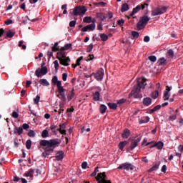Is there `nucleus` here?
<instances>
[{"label": "nucleus", "mask_w": 183, "mask_h": 183, "mask_svg": "<svg viewBox=\"0 0 183 183\" xmlns=\"http://www.w3.org/2000/svg\"><path fill=\"white\" fill-rule=\"evenodd\" d=\"M61 140L59 139H52L50 140H41L40 142L41 147H46L45 152L42 153V157H48L51 154V152H54V149L56 148V147H59V144H61Z\"/></svg>", "instance_id": "obj_1"}, {"label": "nucleus", "mask_w": 183, "mask_h": 183, "mask_svg": "<svg viewBox=\"0 0 183 183\" xmlns=\"http://www.w3.org/2000/svg\"><path fill=\"white\" fill-rule=\"evenodd\" d=\"M145 86H147V79H138L137 84L134 86L129 95V98L133 97V95H134V98H142V94H140L139 92H141V89H145Z\"/></svg>", "instance_id": "obj_2"}, {"label": "nucleus", "mask_w": 183, "mask_h": 183, "mask_svg": "<svg viewBox=\"0 0 183 183\" xmlns=\"http://www.w3.org/2000/svg\"><path fill=\"white\" fill-rule=\"evenodd\" d=\"M149 18L148 17V16H143L139 19V22L137 23V29L141 31L142 29H144V28H145L148 24V22H149Z\"/></svg>", "instance_id": "obj_3"}, {"label": "nucleus", "mask_w": 183, "mask_h": 183, "mask_svg": "<svg viewBox=\"0 0 183 183\" xmlns=\"http://www.w3.org/2000/svg\"><path fill=\"white\" fill-rule=\"evenodd\" d=\"M86 8L84 6H76L72 11V14L74 16H78V15H85L86 13Z\"/></svg>", "instance_id": "obj_4"}, {"label": "nucleus", "mask_w": 183, "mask_h": 183, "mask_svg": "<svg viewBox=\"0 0 183 183\" xmlns=\"http://www.w3.org/2000/svg\"><path fill=\"white\" fill-rule=\"evenodd\" d=\"M96 180L98 183H112L111 180H107V173L105 172L98 173L96 177Z\"/></svg>", "instance_id": "obj_5"}, {"label": "nucleus", "mask_w": 183, "mask_h": 183, "mask_svg": "<svg viewBox=\"0 0 183 183\" xmlns=\"http://www.w3.org/2000/svg\"><path fill=\"white\" fill-rule=\"evenodd\" d=\"M167 12V7H157L152 11V16H157L158 15H162Z\"/></svg>", "instance_id": "obj_6"}, {"label": "nucleus", "mask_w": 183, "mask_h": 183, "mask_svg": "<svg viewBox=\"0 0 183 183\" xmlns=\"http://www.w3.org/2000/svg\"><path fill=\"white\" fill-rule=\"evenodd\" d=\"M46 74H48L47 67L38 68L35 71V75L37 76V78H41V76H44V75H46Z\"/></svg>", "instance_id": "obj_7"}, {"label": "nucleus", "mask_w": 183, "mask_h": 183, "mask_svg": "<svg viewBox=\"0 0 183 183\" xmlns=\"http://www.w3.org/2000/svg\"><path fill=\"white\" fill-rule=\"evenodd\" d=\"M134 165L131 163L125 162L122 164H120L117 169H125L126 171H134Z\"/></svg>", "instance_id": "obj_8"}, {"label": "nucleus", "mask_w": 183, "mask_h": 183, "mask_svg": "<svg viewBox=\"0 0 183 183\" xmlns=\"http://www.w3.org/2000/svg\"><path fill=\"white\" fill-rule=\"evenodd\" d=\"M139 142H141V137H136L134 139H132L129 149L130 151H134L137 147H138Z\"/></svg>", "instance_id": "obj_9"}, {"label": "nucleus", "mask_w": 183, "mask_h": 183, "mask_svg": "<svg viewBox=\"0 0 183 183\" xmlns=\"http://www.w3.org/2000/svg\"><path fill=\"white\" fill-rule=\"evenodd\" d=\"M92 75L94 76L97 81H102V79H104V70H99L96 73H92Z\"/></svg>", "instance_id": "obj_10"}, {"label": "nucleus", "mask_w": 183, "mask_h": 183, "mask_svg": "<svg viewBox=\"0 0 183 183\" xmlns=\"http://www.w3.org/2000/svg\"><path fill=\"white\" fill-rule=\"evenodd\" d=\"M95 24H91L86 26H84L83 29H81V32H87L88 29L89 31H95Z\"/></svg>", "instance_id": "obj_11"}, {"label": "nucleus", "mask_w": 183, "mask_h": 183, "mask_svg": "<svg viewBox=\"0 0 183 183\" xmlns=\"http://www.w3.org/2000/svg\"><path fill=\"white\" fill-rule=\"evenodd\" d=\"M61 65L64 66H69V62H71V59L69 57L63 58L59 60Z\"/></svg>", "instance_id": "obj_12"}, {"label": "nucleus", "mask_w": 183, "mask_h": 183, "mask_svg": "<svg viewBox=\"0 0 183 183\" xmlns=\"http://www.w3.org/2000/svg\"><path fill=\"white\" fill-rule=\"evenodd\" d=\"M148 4H140L137 6L135 8L133 9V11L136 13L138 14L141 9L144 10L145 9V6H148Z\"/></svg>", "instance_id": "obj_13"}, {"label": "nucleus", "mask_w": 183, "mask_h": 183, "mask_svg": "<svg viewBox=\"0 0 183 183\" xmlns=\"http://www.w3.org/2000/svg\"><path fill=\"white\" fill-rule=\"evenodd\" d=\"M56 58L59 59V61L63 59L64 58H66V54H65V52L64 50H62V49H60V51L57 52Z\"/></svg>", "instance_id": "obj_14"}, {"label": "nucleus", "mask_w": 183, "mask_h": 183, "mask_svg": "<svg viewBox=\"0 0 183 183\" xmlns=\"http://www.w3.org/2000/svg\"><path fill=\"white\" fill-rule=\"evenodd\" d=\"M142 104L144 107H149V105L152 104V99L150 97H145L143 99Z\"/></svg>", "instance_id": "obj_15"}, {"label": "nucleus", "mask_w": 183, "mask_h": 183, "mask_svg": "<svg viewBox=\"0 0 183 183\" xmlns=\"http://www.w3.org/2000/svg\"><path fill=\"white\" fill-rule=\"evenodd\" d=\"M130 135L131 131H129V129H126L123 131V133L122 134V137L124 138V139H128Z\"/></svg>", "instance_id": "obj_16"}, {"label": "nucleus", "mask_w": 183, "mask_h": 183, "mask_svg": "<svg viewBox=\"0 0 183 183\" xmlns=\"http://www.w3.org/2000/svg\"><path fill=\"white\" fill-rule=\"evenodd\" d=\"M157 148V149H162L164 148V142H158L157 143H154V145L150 146V148Z\"/></svg>", "instance_id": "obj_17"}, {"label": "nucleus", "mask_w": 183, "mask_h": 183, "mask_svg": "<svg viewBox=\"0 0 183 183\" xmlns=\"http://www.w3.org/2000/svg\"><path fill=\"white\" fill-rule=\"evenodd\" d=\"M34 172H35V169H30L29 171H27L24 174V176L26 177H29V178H31V179H33V178H34Z\"/></svg>", "instance_id": "obj_18"}, {"label": "nucleus", "mask_w": 183, "mask_h": 183, "mask_svg": "<svg viewBox=\"0 0 183 183\" xmlns=\"http://www.w3.org/2000/svg\"><path fill=\"white\" fill-rule=\"evenodd\" d=\"M56 161H62L64 159V152L59 151L55 157Z\"/></svg>", "instance_id": "obj_19"}, {"label": "nucleus", "mask_w": 183, "mask_h": 183, "mask_svg": "<svg viewBox=\"0 0 183 183\" xmlns=\"http://www.w3.org/2000/svg\"><path fill=\"white\" fill-rule=\"evenodd\" d=\"M57 89L59 94H64V92H65V89H64V87L62 86V81H59V83L57 84Z\"/></svg>", "instance_id": "obj_20"}, {"label": "nucleus", "mask_w": 183, "mask_h": 183, "mask_svg": "<svg viewBox=\"0 0 183 183\" xmlns=\"http://www.w3.org/2000/svg\"><path fill=\"white\" fill-rule=\"evenodd\" d=\"M139 122L140 124H147L149 122V117L147 116V117H142L140 120H139Z\"/></svg>", "instance_id": "obj_21"}, {"label": "nucleus", "mask_w": 183, "mask_h": 183, "mask_svg": "<svg viewBox=\"0 0 183 183\" xmlns=\"http://www.w3.org/2000/svg\"><path fill=\"white\" fill-rule=\"evenodd\" d=\"M39 84L43 85V86H49V82L48 80H46V79H41L39 80Z\"/></svg>", "instance_id": "obj_22"}, {"label": "nucleus", "mask_w": 183, "mask_h": 183, "mask_svg": "<svg viewBox=\"0 0 183 183\" xmlns=\"http://www.w3.org/2000/svg\"><path fill=\"white\" fill-rule=\"evenodd\" d=\"M127 11H129V6L128 4L124 3L122 6L121 12H127Z\"/></svg>", "instance_id": "obj_23"}, {"label": "nucleus", "mask_w": 183, "mask_h": 183, "mask_svg": "<svg viewBox=\"0 0 183 183\" xmlns=\"http://www.w3.org/2000/svg\"><path fill=\"white\" fill-rule=\"evenodd\" d=\"M128 144V142L127 141H123V142H121L119 144V148L121 151H123L124 150V148H125V147Z\"/></svg>", "instance_id": "obj_24"}, {"label": "nucleus", "mask_w": 183, "mask_h": 183, "mask_svg": "<svg viewBox=\"0 0 183 183\" xmlns=\"http://www.w3.org/2000/svg\"><path fill=\"white\" fill-rule=\"evenodd\" d=\"M74 91H75V89H72L70 94L67 95L68 102H69L74 98V97H75V92Z\"/></svg>", "instance_id": "obj_25"}, {"label": "nucleus", "mask_w": 183, "mask_h": 183, "mask_svg": "<svg viewBox=\"0 0 183 183\" xmlns=\"http://www.w3.org/2000/svg\"><path fill=\"white\" fill-rule=\"evenodd\" d=\"M4 34H6V38H14V36L15 35V33L12 32L11 30L4 31Z\"/></svg>", "instance_id": "obj_26"}, {"label": "nucleus", "mask_w": 183, "mask_h": 183, "mask_svg": "<svg viewBox=\"0 0 183 183\" xmlns=\"http://www.w3.org/2000/svg\"><path fill=\"white\" fill-rule=\"evenodd\" d=\"M107 107L105 104H101L99 107L100 114H105L107 112Z\"/></svg>", "instance_id": "obj_27"}, {"label": "nucleus", "mask_w": 183, "mask_h": 183, "mask_svg": "<svg viewBox=\"0 0 183 183\" xmlns=\"http://www.w3.org/2000/svg\"><path fill=\"white\" fill-rule=\"evenodd\" d=\"M56 97H57V98H59V99H61V101H63V102H66V97L65 96L64 93L57 94Z\"/></svg>", "instance_id": "obj_28"}, {"label": "nucleus", "mask_w": 183, "mask_h": 183, "mask_svg": "<svg viewBox=\"0 0 183 183\" xmlns=\"http://www.w3.org/2000/svg\"><path fill=\"white\" fill-rule=\"evenodd\" d=\"M157 63L159 64V65L165 66L167 65V59H165V58L164 57H162L158 60Z\"/></svg>", "instance_id": "obj_29"}, {"label": "nucleus", "mask_w": 183, "mask_h": 183, "mask_svg": "<svg viewBox=\"0 0 183 183\" xmlns=\"http://www.w3.org/2000/svg\"><path fill=\"white\" fill-rule=\"evenodd\" d=\"M107 105H108V107H109V108L110 109H114V110H115V109H117L118 108V104H115V103H111V102H109V103L107 104Z\"/></svg>", "instance_id": "obj_30"}, {"label": "nucleus", "mask_w": 183, "mask_h": 183, "mask_svg": "<svg viewBox=\"0 0 183 183\" xmlns=\"http://www.w3.org/2000/svg\"><path fill=\"white\" fill-rule=\"evenodd\" d=\"M99 92H96L95 93L93 94V99L94 101L98 102L99 101V97H100Z\"/></svg>", "instance_id": "obj_31"}, {"label": "nucleus", "mask_w": 183, "mask_h": 183, "mask_svg": "<svg viewBox=\"0 0 183 183\" xmlns=\"http://www.w3.org/2000/svg\"><path fill=\"white\" fill-rule=\"evenodd\" d=\"M97 18H99V21H101V22H103V21L105 20L107 18L105 16V15H104V14H102V13L97 14Z\"/></svg>", "instance_id": "obj_32"}, {"label": "nucleus", "mask_w": 183, "mask_h": 183, "mask_svg": "<svg viewBox=\"0 0 183 183\" xmlns=\"http://www.w3.org/2000/svg\"><path fill=\"white\" fill-rule=\"evenodd\" d=\"M41 137L42 138H48V137H49V132L46 129L43 130L41 132Z\"/></svg>", "instance_id": "obj_33"}, {"label": "nucleus", "mask_w": 183, "mask_h": 183, "mask_svg": "<svg viewBox=\"0 0 183 183\" xmlns=\"http://www.w3.org/2000/svg\"><path fill=\"white\" fill-rule=\"evenodd\" d=\"M177 112H178V109L176 110V112L169 116V121H175V119H177Z\"/></svg>", "instance_id": "obj_34"}, {"label": "nucleus", "mask_w": 183, "mask_h": 183, "mask_svg": "<svg viewBox=\"0 0 183 183\" xmlns=\"http://www.w3.org/2000/svg\"><path fill=\"white\" fill-rule=\"evenodd\" d=\"M72 48V44H66L64 46L61 47V51H68V49Z\"/></svg>", "instance_id": "obj_35"}, {"label": "nucleus", "mask_w": 183, "mask_h": 183, "mask_svg": "<svg viewBox=\"0 0 183 183\" xmlns=\"http://www.w3.org/2000/svg\"><path fill=\"white\" fill-rule=\"evenodd\" d=\"M83 21L86 24H91L92 22V17L91 16H86L83 19Z\"/></svg>", "instance_id": "obj_36"}, {"label": "nucleus", "mask_w": 183, "mask_h": 183, "mask_svg": "<svg viewBox=\"0 0 183 183\" xmlns=\"http://www.w3.org/2000/svg\"><path fill=\"white\" fill-rule=\"evenodd\" d=\"M51 82L58 86V83L61 81L58 80V76H54L51 79Z\"/></svg>", "instance_id": "obj_37"}, {"label": "nucleus", "mask_w": 183, "mask_h": 183, "mask_svg": "<svg viewBox=\"0 0 183 183\" xmlns=\"http://www.w3.org/2000/svg\"><path fill=\"white\" fill-rule=\"evenodd\" d=\"M153 99H157V98H158V97H159V92L158 91V89H156L152 95Z\"/></svg>", "instance_id": "obj_38"}, {"label": "nucleus", "mask_w": 183, "mask_h": 183, "mask_svg": "<svg viewBox=\"0 0 183 183\" xmlns=\"http://www.w3.org/2000/svg\"><path fill=\"white\" fill-rule=\"evenodd\" d=\"M52 52H57L59 51V46H58V42H55L54 46L51 49Z\"/></svg>", "instance_id": "obj_39"}, {"label": "nucleus", "mask_w": 183, "mask_h": 183, "mask_svg": "<svg viewBox=\"0 0 183 183\" xmlns=\"http://www.w3.org/2000/svg\"><path fill=\"white\" fill-rule=\"evenodd\" d=\"M102 41H108V35L105 34H99Z\"/></svg>", "instance_id": "obj_40"}, {"label": "nucleus", "mask_w": 183, "mask_h": 183, "mask_svg": "<svg viewBox=\"0 0 183 183\" xmlns=\"http://www.w3.org/2000/svg\"><path fill=\"white\" fill-rule=\"evenodd\" d=\"M31 147H32V141H31V139H28L26 142V149H31Z\"/></svg>", "instance_id": "obj_41"}, {"label": "nucleus", "mask_w": 183, "mask_h": 183, "mask_svg": "<svg viewBox=\"0 0 183 183\" xmlns=\"http://www.w3.org/2000/svg\"><path fill=\"white\" fill-rule=\"evenodd\" d=\"M132 36L133 38L137 39V38H139V33L138 31H132Z\"/></svg>", "instance_id": "obj_42"}, {"label": "nucleus", "mask_w": 183, "mask_h": 183, "mask_svg": "<svg viewBox=\"0 0 183 183\" xmlns=\"http://www.w3.org/2000/svg\"><path fill=\"white\" fill-rule=\"evenodd\" d=\"M158 168H159V165L156 164L149 169L148 172H152L154 171H157Z\"/></svg>", "instance_id": "obj_43"}, {"label": "nucleus", "mask_w": 183, "mask_h": 183, "mask_svg": "<svg viewBox=\"0 0 183 183\" xmlns=\"http://www.w3.org/2000/svg\"><path fill=\"white\" fill-rule=\"evenodd\" d=\"M163 98L164 101H168V99H169V93L168 92H164Z\"/></svg>", "instance_id": "obj_44"}, {"label": "nucleus", "mask_w": 183, "mask_h": 183, "mask_svg": "<svg viewBox=\"0 0 183 183\" xmlns=\"http://www.w3.org/2000/svg\"><path fill=\"white\" fill-rule=\"evenodd\" d=\"M41 99V96L37 95L36 97V98L34 99V102L36 105H38V104H39V101Z\"/></svg>", "instance_id": "obj_45"}, {"label": "nucleus", "mask_w": 183, "mask_h": 183, "mask_svg": "<svg viewBox=\"0 0 183 183\" xmlns=\"http://www.w3.org/2000/svg\"><path fill=\"white\" fill-rule=\"evenodd\" d=\"M92 49H94V44H90L86 49V52H92Z\"/></svg>", "instance_id": "obj_46"}, {"label": "nucleus", "mask_w": 183, "mask_h": 183, "mask_svg": "<svg viewBox=\"0 0 183 183\" xmlns=\"http://www.w3.org/2000/svg\"><path fill=\"white\" fill-rule=\"evenodd\" d=\"M149 60L151 61V62H157V56H149Z\"/></svg>", "instance_id": "obj_47"}, {"label": "nucleus", "mask_w": 183, "mask_h": 183, "mask_svg": "<svg viewBox=\"0 0 183 183\" xmlns=\"http://www.w3.org/2000/svg\"><path fill=\"white\" fill-rule=\"evenodd\" d=\"M28 135L29 137H30L31 138H34L35 137V132L33 131V130H30L29 132H28Z\"/></svg>", "instance_id": "obj_48"}, {"label": "nucleus", "mask_w": 183, "mask_h": 183, "mask_svg": "<svg viewBox=\"0 0 183 183\" xmlns=\"http://www.w3.org/2000/svg\"><path fill=\"white\" fill-rule=\"evenodd\" d=\"M82 59H84V56H82L76 59V65H78V66H79L81 65L80 62L82 61Z\"/></svg>", "instance_id": "obj_49"}, {"label": "nucleus", "mask_w": 183, "mask_h": 183, "mask_svg": "<svg viewBox=\"0 0 183 183\" xmlns=\"http://www.w3.org/2000/svg\"><path fill=\"white\" fill-rule=\"evenodd\" d=\"M124 24H125V21L123 19L117 21V24H119L120 26H124Z\"/></svg>", "instance_id": "obj_50"}, {"label": "nucleus", "mask_w": 183, "mask_h": 183, "mask_svg": "<svg viewBox=\"0 0 183 183\" xmlns=\"http://www.w3.org/2000/svg\"><path fill=\"white\" fill-rule=\"evenodd\" d=\"M127 102V99H121L117 102V105H122V104H125Z\"/></svg>", "instance_id": "obj_51"}, {"label": "nucleus", "mask_w": 183, "mask_h": 183, "mask_svg": "<svg viewBox=\"0 0 183 183\" xmlns=\"http://www.w3.org/2000/svg\"><path fill=\"white\" fill-rule=\"evenodd\" d=\"M167 55H168V56H171V58H173L174 57V50L169 49L167 51Z\"/></svg>", "instance_id": "obj_52"}, {"label": "nucleus", "mask_w": 183, "mask_h": 183, "mask_svg": "<svg viewBox=\"0 0 183 183\" xmlns=\"http://www.w3.org/2000/svg\"><path fill=\"white\" fill-rule=\"evenodd\" d=\"M54 64L56 71H58V69H59V64L58 63V60L54 61Z\"/></svg>", "instance_id": "obj_53"}, {"label": "nucleus", "mask_w": 183, "mask_h": 183, "mask_svg": "<svg viewBox=\"0 0 183 183\" xmlns=\"http://www.w3.org/2000/svg\"><path fill=\"white\" fill-rule=\"evenodd\" d=\"M24 132V129L22 127H18L17 134L18 135H22V133Z\"/></svg>", "instance_id": "obj_54"}, {"label": "nucleus", "mask_w": 183, "mask_h": 183, "mask_svg": "<svg viewBox=\"0 0 183 183\" xmlns=\"http://www.w3.org/2000/svg\"><path fill=\"white\" fill-rule=\"evenodd\" d=\"M75 25H76V21L73 20L70 21L69 23L70 28H74Z\"/></svg>", "instance_id": "obj_55"}, {"label": "nucleus", "mask_w": 183, "mask_h": 183, "mask_svg": "<svg viewBox=\"0 0 183 183\" xmlns=\"http://www.w3.org/2000/svg\"><path fill=\"white\" fill-rule=\"evenodd\" d=\"M13 181L14 182H21V178H19L18 176H14L13 178Z\"/></svg>", "instance_id": "obj_56"}, {"label": "nucleus", "mask_w": 183, "mask_h": 183, "mask_svg": "<svg viewBox=\"0 0 183 183\" xmlns=\"http://www.w3.org/2000/svg\"><path fill=\"white\" fill-rule=\"evenodd\" d=\"M162 106L161 104L157 105L156 107H154L153 108V109L154 110V112H157V111H159V109H161Z\"/></svg>", "instance_id": "obj_57"}, {"label": "nucleus", "mask_w": 183, "mask_h": 183, "mask_svg": "<svg viewBox=\"0 0 183 183\" xmlns=\"http://www.w3.org/2000/svg\"><path fill=\"white\" fill-rule=\"evenodd\" d=\"M47 56L49 57V59H51V57L54 56V52L52 51V50H51V51H48Z\"/></svg>", "instance_id": "obj_58"}, {"label": "nucleus", "mask_w": 183, "mask_h": 183, "mask_svg": "<svg viewBox=\"0 0 183 183\" xmlns=\"http://www.w3.org/2000/svg\"><path fill=\"white\" fill-rule=\"evenodd\" d=\"M57 131H59L61 135H66V130L65 129L61 130V129H57Z\"/></svg>", "instance_id": "obj_59"}, {"label": "nucleus", "mask_w": 183, "mask_h": 183, "mask_svg": "<svg viewBox=\"0 0 183 183\" xmlns=\"http://www.w3.org/2000/svg\"><path fill=\"white\" fill-rule=\"evenodd\" d=\"M86 167H88V162H84L81 164V168H82L83 169H86Z\"/></svg>", "instance_id": "obj_60"}, {"label": "nucleus", "mask_w": 183, "mask_h": 183, "mask_svg": "<svg viewBox=\"0 0 183 183\" xmlns=\"http://www.w3.org/2000/svg\"><path fill=\"white\" fill-rule=\"evenodd\" d=\"M60 128L59 129L63 130L65 129V128H66V123H63L61 124H59Z\"/></svg>", "instance_id": "obj_61"}, {"label": "nucleus", "mask_w": 183, "mask_h": 183, "mask_svg": "<svg viewBox=\"0 0 183 183\" xmlns=\"http://www.w3.org/2000/svg\"><path fill=\"white\" fill-rule=\"evenodd\" d=\"M67 78H68V74L63 73L62 74V79H63V81H66Z\"/></svg>", "instance_id": "obj_62"}, {"label": "nucleus", "mask_w": 183, "mask_h": 183, "mask_svg": "<svg viewBox=\"0 0 183 183\" xmlns=\"http://www.w3.org/2000/svg\"><path fill=\"white\" fill-rule=\"evenodd\" d=\"M12 118H18L19 117V114H18V112H13L11 114Z\"/></svg>", "instance_id": "obj_63"}, {"label": "nucleus", "mask_w": 183, "mask_h": 183, "mask_svg": "<svg viewBox=\"0 0 183 183\" xmlns=\"http://www.w3.org/2000/svg\"><path fill=\"white\" fill-rule=\"evenodd\" d=\"M22 128L23 129H29V124H26V123H24L23 125H22Z\"/></svg>", "instance_id": "obj_64"}]
</instances>
